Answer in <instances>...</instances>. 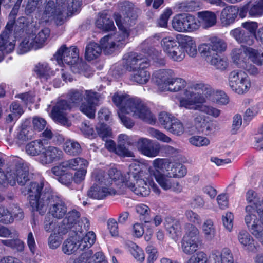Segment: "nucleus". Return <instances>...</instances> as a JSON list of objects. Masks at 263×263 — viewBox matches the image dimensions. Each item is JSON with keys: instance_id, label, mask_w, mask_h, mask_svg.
Returning <instances> with one entry per match:
<instances>
[{"instance_id": "f257e3e1", "label": "nucleus", "mask_w": 263, "mask_h": 263, "mask_svg": "<svg viewBox=\"0 0 263 263\" xmlns=\"http://www.w3.org/2000/svg\"><path fill=\"white\" fill-rule=\"evenodd\" d=\"M32 17L11 18L7 23L5 30L0 34V49L6 53L11 52L14 49L15 40L25 29V35L20 43L17 52L23 54L31 49L41 48L49 37L50 30L44 28L37 30L32 23L27 24Z\"/></svg>"}, {"instance_id": "f03ea898", "label": "nucleus", "mask_w": 263, "mask_h": 263, "mask_svg": "<svg viewBox=\"0 0 263 263\" xmlns=\"http://www.w3.org/2000/svg\"><path fill=\"white\" fill-rule=\"evenodd\" d=\"M213 92L212 88L202 82L189 85L180 94L179 105L187 109L198 110L213 118H217L221 111L212 106L205 104L206 99Z\"/></svg>"}, {"instance_id": "7ed1b4c3", "label": "nucleus", "mask_w": 263, "mask_h": 263, "mask_svg": "<svg viewBox=\"0 0 263 263\" xmlns=\"http://www.w3.org/2000/svg\"><path fill=\"white\" fill-rule=\"evenodd\" d=\"M112 100L119 109L118 112L119 117L122 123L127 128H132L134 123L123 114H130L133 117L140 118L150 123L155 122V117L140 99L131 98L127 95L115 93Z\"/></svg>"}, {"instance_id": "20e7f679", "label": "nucleus", "mask_w": 263, "mask_h": 263, "mask_svg": "<svg viewBox=\"0 0 263 263\" xmlns=\"http://www.w3.org/2000/svg\"><path fill=\"white\" fill-rule=\"evenodd\" d=\"M115 21L119 29L122 31V34L107 35L101 39L102 49L106 54H110L117 47L124 44L129 35V28L134 23L131 17H116Z\"/></svg>"}, {"instance_id": "39448f33", "label": "nucleus", "mask_w": 263, "mask_h": 263, "mask_svg": "<svg viewBox=\"0 0 263 263\" xmlns=\"http://www.w3.org/2000/svg\"><path fill=\"white\" fill-rule=\"evenodd\" d=\"M153 79L159 89L163 91L178 92L184 88L186 82L182 78L176 77L171 69H160L153 74Z\"/></svg>"}, {"instance_id": "423d86ee", "label": "nucleus", "mask_w": 263, "mask_h": 263, "mask_svg": "<svg viewBox=\"0 0 263 263\" xmlns=\"http://www.w3.org/2000/svg\"><path fill=\"white\" fill-rule=\"evenodd\" d=\"M93 183L87 191V196L92 199L101 200L109 195L118 193L117 190L110 186V182L105 176V172L101 170L93 173Z\"/></svg>"}, {"instance_id": "0eeeda50", "label": "nucleus", "mask_w": 263, "mask_h": 263, "mask_svg": "<svg viewBox=\"0 0 263 263\" xmlns=\"http://www.w3.org/2000/svg\"><path fill=\"white\" fill-rule=\"evenodd\" d=\"M41 199L46 200L42 205L35 201H32L31 203L33 207L36 209V211L39 212L40 214H44L48 206H49V214L55 218L61 219L66 214L67 209L65 203L52 193L44 194Z\"/></svg>"}, {"instance_id": "6e6552de", "label": "nucleus", "mask_w": 263, "mask_h": 263, "mask_svg": "<svg viewBox=\"0 0 263 263\" xmlns=\"http://www.w3.org/2000/svg\"><path fill=\"white\" fill-rule=\"evenodd\" d=\"M65 216L58 227L59 234H65L70 230L76 232L81 230V220L85 222V229H89V220L86 218H81V214L78 211L75 209L70 210L66 213Z\"/></svg>"}, {"instance_id": "1a4fd4ad", "label": "nucleus", "mask_w": 263, "mask_h": 263, "mask_svg": "<svg viewBox=\"0 0 263 263\" xmlns=\"http://www.w3.org/2000/svg\"><path fill=\"white\" fill-rule=\"evenodd\" d=\"M228 84L232 90L238 95L247 93L252 85L250 77L241 70H234L229 73Z\"/></svg>"}, {"instance_id": "9d476101", "label": "nucleus", "mask_w": 263, "mask_h": 263, "mask_svg": "<svg viewBox=\"0 0 263 263\" xmlns=\"http://www.w3.org/2000/svg\"><path fill=\"white\" fill-rule=\"evenodd\" d=\"M124 185L138 196H148L150 193V187L155 194L159 195L160 193V190L150 176H147L146 178H138L135 181L126 180Z\"/></svg>"}, {"instance_id": "9b49d317", "label": "nucleus", "mask_w": 263, "mask_h": 263, "mask_svg": "<svg viewBox=\"0 0 263 263\" xmlns=\"http://www.w3.org/2000/svg\"><path fill=\"white\" fill-rule=\"evenodd\" d=\"M160 43L163 52L172 60L180 62L184 58L185 52L174 37L167 36L163 37Z\"/></svg>"}, {"instance_id": "f8f14e48", "label": "nucleus", "mask_w": 263, "mask_h": 263, "mask_svg": "<svg viewBox=\"0 0 263 263\" xmlns=\"http://www.w3.org/2000/svg\"><path fill=\"white\" fill-rule=\"evenodd\" d=\"M254 209L251 206L245 208L244 220L250 232L261 243L263 246V218L256 219L253 214Z\"/></svg>"}, {"instance_id": "ddd939ff", "label": "nucleus", "mask_w": 263, "mask_h": 263, "mask_svg": "<svg viewBox=\"0 0 263 263\" xmlns=\"http://www.w3.org/2000/svg\"><path fill=\"white\" fill-rule=\"evenodd\" d=\"M256 50L246 46H241L240 48H235L232 50L231 57L234 63L238 67H245L249 59L254 63H261L256 58Z\"/></svg>"}, {"instance_id": "4468645a", "label": "nucleus", "mask_w": 263, "mask_h": 263, "mask_svg": "<svg viewBox=\"0 0 263 263\" xmlns=\"http://www.w3.org/2000/svg\"><path fill=\"white\" fill-rule=\"evenodd\" d=\"M54 57L60 66L64 64L75 65L79 61V50L76 47L71 46L68 48L63 45L58 50Z\"/></svg>"}, {"instance_id": "2eb2a0df", "label": "nucleus", "mask_w": 263, "mask_h": 263, "mask_svg": "<svg viewBox=\"0 0 263 263\" xmlns=\"http://www.w3.org/2000/svg\"><path fill=\"white\" fill-rule=\"evenodd\" d=\"M209 41V43L201 44L199 47V50L204 57L209 58V56L221 53L227 48V43L222 39L212 36Z\"/></svg>"}, {"instance_id": "dca6fc26", "label": "nucleus", "mask_w": 263, "mask_h": 263, "mask_svg": "<svg viewBox=\"0 0 263 263\" xmlns=\"http://www.w3.org/2000/svg\"><path fill=\"white\" fill-rule=\"evenodd\" d=\"M136 147L141 155L151 158L158 156L161 150L159 143H154L151 139L144 137L139 138L136 141Z\"/></svg>"}, {"instance_id": "f3484780", "label": "nucleus", "mask_w": 263, "mask_h": 263, "mask_svg": "<svg viewBox=\"0 0 263 263\" xmlns=\"http://www.w3.org/2000/svg\"><path fill=\"white\" fill-rule=\"evenodd\" d=\"M123 66L129 71L133 72L140 67H148L149 66V60L142 58L135 52L126 54L123 58Z\"/></svg>"}, {"instance_id": "a211bd4d", "label": "nucleus", "mask_w": 263, "mask_h": 263, "mask_svg": "<svg viewBox=\"0 0 263 263\" xmlns=\"http://www.w3.org/2000/svg\"><path fill=\"white\" fill-rule=\"evenodd\" d=\"M70 108L71 105L68 104L66 101H59L53 107L50 114V117L55 121L66 125L68 123L66 115Z\"/></svg>"}, {"instance_id": "6ab92c4d", "label": "nucleus", "mask_w": 263, "mask_h": 263, "mask_svg": "<svg viewBox=\"0 0 263 263\" xmlns=\"http://www.w3.org/2000/svg\"><path fill=\"white\" fill-rule=\"evenodd\" d=\"M43 185L44 184L42 182H31L27 187L28 194L29 195L30 206L32 210L33 211H36V209L33 207L31 203L32 201H36L37 203H39L40 202V204L42 205V204L46 201V200H43L41 199L43 195L46 193H52L51 191L49 190L46 191V189H45L42 193H41V191L43 189Z\"/></svg>"}, {"instance_id": "aec40b11", "label": "nucleus", "mask_w": 263, "mask_h": 263, "mask_svg": "<svg viewBox=\"0 0 263 263\" xmlns=\"http://www.w3.org/2000/svg\"><path fill=\"white\" fill-rule=\"evenodd\" d=\"M29 168L26 164H18L9 175V183L11 185L15 184L16 182L21 185H24L29 180Z\"/></svg>"}, {"instance_id": "412c9836", "label": "nucleus", "mask_w": 263, "mask_h": 263, "mask_svg": "<svg viewBox=\"0 0 263 263\" xmlns=\"http://www.w3.org/2000/svg\"><path fill=\"white\" fill-rule=\"evenodd\" d=\"M171 160L168 158H156L152 162V167H149L147 171L149 176L154 177L165 175L163 173L166 172L168 175L171 167Z\"/></svg>"}, {"instance_id": "4be33fe9", "label": "nucleus", "mask_w": 263, "mask_h": 263, "mask_svg": "<svg viewBox=\"0 0 263 263\" xmlns=\"http://www.w3.org/2000/svg\"><path fill=\"white\" fill-rule=\"evenodd\" d=\"M63 155L62 151L57 147H45V149L39 158V162L43 165L50 164L60 160L63 158Z\"/></svg>"}, {"instance_id": "5701e85b", "label": "nucleus", "mask_w": 263, "mask_h": 263, "mask_svg": "<svg viewBox=\"0 0 263 263\" xmlns=\"http://www.w3.org/2000/svg\"><path fill=\"white\" fill-rule=\"evenodd\" d=\"M56 5L65 16L77 15L80 11L81 0H56Z\"/></svg>"}, {"instance_id": "b1692460", "label": "nucleus", "mask_w": 263, "mask_h": 263, "mask_svg": "<svg viewBox=\"0 0 263 263\" xmlns=\"http://www.w3.org/2000/svg\"><path fill=\"white\" fill-rule=\"evenodd\" d=\"M146 171L147 168L143 164L139 162H134L129 165V171L127 175L125 176V179H123V182L125 183L126 180L135 181L138 178H146L149 176Z\"/></svg>"}, {"instance_id": "393cba45", "label": "nucleus", "mask_w": 263, "mask_h": 263, "mask_svg": "<svg viewBox=\"0 0 263 263\" xmlns=\"http://www.w3.org/2000/svg\"><path fill=\"white\" fill-rule=\"evenodd\" d=\"M195 17H174L172 27L178 32L192 31L197 29V24L194 22Z\"/></svg>"}, {"instance_id": "a878e982", "label": "nucleus", "mask_w": 263, "mask_h": 263, "mask_svg": "<svg viewBox=\"0 0 263 263\" xmlns=\"http://www.w3.org/2000/svg\"><path fill=\"white\" fill-rule=\"evenodd\" d=\"M237 239L242 249L247 252L255 253L257 250V247L254 239L245 230L239 231L237 234Z\"/></svg>"}, {"instance_id": "bb28decb", "label": "nucleus", "mask_w": 263, "mask_h": 263, "mask_svg": "<svg viewBox=\"0 0 263 263\" xmlns=\"http://www.w3.org/2000/svg\"><path fill=\"white\" fill-rule=\"evenodd\" d=\"M246 200L248 203H253L254 206H251L254 209L253 214L255 211L257 213L256 219L263 218V198H260L255 192L250 190L246 193Z\"/></svg>"}, {"instance_id": "cd10ccee", "label": "nucleus", "mask_w": 263, "mask_h": 263, "mask_svg": "<svg viewBox=\"0 0 263 263\" xmlns=\"http://www.w3.org/2000/svg\"><path fill=\"white\" fill-rule=\"evenodd\" d=\"M74 233L78 246L81 250L90 248L96 241V235L92 231L85 234V232L81 229Z\"/></svg>"}, {"instance_id": "c85d7f7f", "label": "nucleus", "mask_w": 263, "mask_h": 263, "mask_svg": "<svg viewBox=\"0 0 263 263\" xmlns=\"http://www.w3.org/2000/svg\"><path fill=\"white\" fill-rule=\"evenodd\" d=\"M74 233L78 246L81 250L90 248L96 241V235L92 231L85 234V232L81 229Z\"/></svg>"}, {"instance_id": "c756f323", "label": "nucleus", "mask_w": 263, "mask_h": 263, "mask_svg": "<svg viewBox=\"0 0 263 263\" xmlns=\"http://www.w3.org/2000/svg\"><path fill=\"white\" fill-rule=\"evenodd\" d=\"M74 233L78 246L81 250L90 248L96 241V235L92 231L85 234V232L81 229Z\"/></svg>"}, {"instance_id": "7c9ffc66", "label": "nucleus", "mask_w": 263, "mask_h": 263, "mask_svg": "<svg viewBox=\"0 0 263 263\" xmlns=\"http://www.w3.org/2000/svg\"><path fill=\"white\" fill-rule=\"evenodd\" d=\"M169 175H163L154 177L160 186L164 190H171L176 192H180L182 187L179 183Z\"/></svg>"}, {"instance_id": "2f4dec72", "label": "nucleus", "mask_w": 263, "mask_h": 263, "mask_svg": "<svg viewBox=\"0 0 263 263\" xmlns=\"http://www.w3.org/2000/svg\"><path fill=\"white\" fill-rule=\"evenodd\" d=\"M176 39L182 45L184 51L191 57H194L197 54L196 45L194 40L191 36L183 34H178Z\"/></svg>"}, {"instance_id": "473e14b6", "label": "nucleus", "mask_w": 263, "mask_h": 263, "mask_svg": "<svg viewBox=\"0 0 263 263\" xmlns=\"http://www.w3.org/2000/svg\"><path fill=\"white\" fill-rule=\"evenodd\" d=\"M164 225L170 236L173 239H177L181 235V226L177 219L167 217L164 222Z\"/></svg>"}, {"instance_id": "72a5a7b5", "label": "nucleus", "mask_w": 263, "mask_h": 263, "mask_svg": "<svg viewBox=\"0 0 263 263\" xmlns=\"http://www.w3.org/2000/svg\"><path fill=\"white\" fill-rule=\"evenodd\" d=\"M230 34L239 43L250 46L254 43V35L243 29H234L230 31Z\"/></svg>"}, {"instance_id": "f704fd0d", "label": "nucleus", "mask_w": 263, "mask_h": 263, "mask_svg": "<svg viewBox=\"0 0 263 263\" xmlns=\"http://www.w3.org/2000/svg\"><path fill=\"white\" fill-rule=\"evenodd\" d=\"M46 144L45 140L36 139L27 143L25 146L26 153L30 156H35L41 155L45 149Z\"/></svg>"}, {"instance_id": "c9c22d12", "label": "nucleus", "mask_w": 263, "mask_h": 263, "mask_svg": "<svg viewBox=\"0 0 263 263\" xmlns=\"http://www.w3.org/2000/svg\"><path fill=\"white\" fill-rule=\"evenodd\" d=\"M243 103L246 106H248L246 109L244 118L245 119H251L256 116L262 109V105L261 103L254 101L251 99H246Z\"/></svg>"}, {"instance_id": "e433bc0d", "label": "nucleus", "mask_w": 263, "mask_h": 263, "mask_svg": "<svg viewBox=\"0 0 263 263\" xmlns=\"http://www.w3.org/2000/svg\"><path fill=\"white\" fill-rule=\"evenodd\" d=\"M212 263H234V258L231 250L227 248L213 254L211 258Z\"/></svg>"}, {"instance_id": "4c0bfd02", "label": "nucleus", "mask_w": 263, "mask_h": 263, "mask_svg": "<svg viewBox=\"0 0 263 263\" xmlns=\"http://www.w3.org/2000/svg\"><path fill=\"white\" fill-rule=\"evenodd\" d=\"M41 11L38 12V14L48 16H59L60 15L65 16L60 8L52 0L48 1L44 7H41Z\"/></svg>"}, {"instance_id": "58836bf2", "label": "nucleus", "mask_w": 263, "mask_h": 263, "mask_svg": "<svg viewBox=\"0 0 263 263\" xmlns=\"http://www.w3.org/2000/svg\"><path fill=\"white\" fill-rule=\"evenodd\" d=\"M146 68L141 67L133 71L130 74V80L139 84L146 83L150 79V73L146 70Z\"/></svg>"}, {"instance_id": "ea45409f", "label": "nucleus", "mask_w": 263, "mask_h": 263, "mask_svg": "<svg viewBox=\"0 0 263 263\" xmlns=\"http://www.w3.org/2000/svg\"><path fill=\"white\" fill-rule=\"evenodd\" d=\"M83 263H107V261L102 252H97L92 255L91 250L84 252L81 254Z\"/></svg>"}, {"instance_id": "a19ab883", "label": "nucleus", "mask_w": 263, "mask_h": 263, "mask_svg": "<svg viewBox=\"0 0 263 263\" xmlns=\"http://www.w3.org/2000/svg\"><path fill=\"white\" fill-rule=\"evenodd\" d=\"M102 48L95 42H91L87 45L85 49V57L87 60L91 61L99 57Z\"/></svg>"}, {"instance_id": "79ce46f5", "label": "nucleus", "mask_w": 263, "mask_h": 263, "mask_svg": "<svg viewBox=\"0 0 263 263\" xmlns=\"http://www.w3.org/2000/svg\"><path fill=\"white\" fill-rule=\"evenodd\" d=\"M202 232L204 238L210 241L212 240L216 235V229L214 222L211 219L205 220L202 225Z\"/></svg>"}, {"instance_id": "37998d69", "label": "nucleus", "mask_w": 263, "mask_h": 263, "mask_svg": "<svg viewBox=\"0 0 263 263\" xmlns=\"http://www.w3.org/2000/svg\"><path fill=\"white\" fill-rule=\"evenodd\" d=\"M34 70L41 79L45 80H48L51 76L53 75V71L46 62L39 63L35 66Z\"/></svg>"}, {"instance_id": "c03bdc74", "label": "nucleus", "mask_w": 263, "mask_h": 263, "mask_svg": "<svg viewBox=\"0 0 263 263\" xmlns=\"http://www.w3.org/2000/svg\"><path fill=\"white\" fill-rule=\"evenodd\" d=\"M217 252V250L213 251L208 257L206 254L201 251L197 252L192 255L186 262V263H212L211 258L213 254Z\"/></svg>"}, {"instance_id": "a18cd8bd", "label": "nucleus", "mask_w": 263, "mask_h": 263, "mask_svg": "<svg viewBox=\"0 0 263 263\" xmlns=\"http://www.w3.org/2000/svg\"><path fill=\"white\" fill-rule=\"evenodd\" d=\"M205 60L211 65L214 66L217 69L223 70L228 67L229 63L227 58L220 57L217 54L209 56V58L204 57Z\"/></svg>"}, {"instance_id": "49530a36", "label": "nucleus", "mask_w": 263, "mask_h": 263, "mask_svg": "<svg viewBox=\"0 0 263 263\" xmlns=\"http://www.w3.org/2000/svg\"><path fill=\"white\" fill-rule=\"evenodd\" d=\"M63 149L69 155L76 156L82 152L80 144L73 140H67L63 145Z\"/></svg>"}, {"instance_id": "de8ad7c7", "label": "nucleus", "mask_w": 263, "mask_h": 263, "mask_svg": "<svg viewBox=\"0 0 263 263\" xmlns=\"http://www.w3.org/2000/svg\"><path fill=\"white\" fill-rule=\"evenodd\" d=\"M96 26L104 32L114 31L116 29L113 20L109 17H98L96 21Z\"/></svg>"}, {"instance_id": "09e8293b", "label": "nucleus", "mask_w": 263, "mask_h": 263, "mask_svg": "<svg viewBox=\"0 0 263 263\" xmlns=\"http://www.w3.org/2000/svg\"><path fill=\"white\" fill-rule=\"evenodd\" d=\"M187 173L185 166L180 163L172 162L169 170L168 175L173 177L181 178L184 177Z\"/></svg>"}, {"instance_id": "8fccbe9b", "label": "nucleus", "mask_w": 263, "mask_h": 263, "mask_svg": "<svg viewBox=\"0 0 263 263\" xmlns=\"http://www.w3.org/2000/svg\"><path fill=\"white\" fill-rule=\"evenodd\" d=\"M64 253L70 255L79 249L75 235L64 241L62 247Z\"/></svg>"}, {"instance_id": "3c124183", "label": "nucleus", "mask_w": 263, "mask_h": 263, "mask_svg": "<svg viewBox=\"0 0 263 263\" xmlns=\"http://www.w3.org/2000/svg\"><path fill=\"white\" fill-rule=\"evenodd\" d=\"M13 239L2 240V244L16 250L17 252H22L24 250V242L18 239V237H13Z\"/></svg>"}, {"instance_id": "603ef678", "label": "nucleus", "mask_w": 263, "mask_h": 263, "mask_svg": "<svg viewBox=\"0 0 263 263\" xmlns=\"http://www.w3.org/2000/svg\"><path fill=\"white\" fill-rule=\"evenodd\" d=\"M182 239L199 242V231L194 225L189 224Z\"/></svg>"}, {"instance_id": "864d4df0", "label": "nucleus", "mask_w": 263, "mask_h": 263, "mask_svg": "<svg viewBox=\"0 0 263 263\" xmlns=\"http://www.w3.org/2000/svg\"><path fill=\"white\" fill-rule=\"evenodd\" d=\"M199 248V242L182 239L181 249L187 255L194 254Z\"/></svg>"}, {"instance_id": "5fc2aeb1", "label": "nucleus", "mask_w": 263, "mask_h": 263, "mask_svg": "<svg viewBox=\"0 0 263 263\" xmlns=\"http://www.w3.org/2000/svg\"><path fill=\"white\" fill-rule=\"evenodd\" d=\"M64 164L66 165L67 169L76 170L78 167L79 169L85 168L88 165V162L86 160L78 157L64 161Z\"/></svg>"}, {"instance_id": "6e6d98bb", "label": "nucleus", "mask_w": 263, "mask_h": 263, "mask_svg": "<svg viewBox=\"0 0 263 263\" xmlns=\"http://www.w3.org/2000/svg\"><path fill=\"white\" fill-rule=\"evenodd\" d=\"M43 0H28L26 5L25 11L26 14L29 15L33 13L37 14L41 11V5Z\"/></svg>"}, {"instance_id": "4d7b16f0", "label": "nucleus", "mask_w": 263, "mask_h": 263, "mask_svg": "<svg viewBox=\"0 0 263 263\" xmlns=\"http://www.w3.org/2000/svg\"><path fill=\"white\" fill-rule=\"evenodd\" d=\"M194 22L196 23L197 29L200 27L203 28L211 27L217 23L216 17H195Z\"/></svg>"}, {"instance_id": "13d9d810", "label": "nucleus", "mask_w": 263, "mask_h": 263, "mask_svg": "<svg viewBox=\"0 0 263 263\" xmlns=\"http://www.w3.org/2000/svg\"><path fill=\"white\" fill-rule=\"evenodd\" d=\"M13 221L12 212L7 208L0 205V222L8 224L12 223Z\"/></svg>"}, {"instance_id": "bf43d9fd", "label": "nucleus", "mask_w": 263, "mask_h": 263, "mask_svg": "<svg viewBox=\"0 0 263 263\" xmlns=\"http://www.w3.org/2000/svg\"><path fill=\"white\" fill-rule=\"evenodd\" d=\"M33 135L32 129L25 124H23L19 129L17 136L20 140L26 141L31 139Z\"/></svg>"}, {"instance_id": "052dcab7", "label": "nucleus", "mask_w": 263, "mask_h": 263, "mask_svg": "<svg viewBox=\"0 0 263 263\" xmlns=\"http://www.w3.org/2000/svg\"><path fill=\"white\" fill-rule=\"evenodd\" d=\"M148 133L152 137L160 141L167 143L172 142V140L170 137L158 129L154 128H149L148 129Z\"/></svg>"}, {"instance_id": "680f3d73", "label": "nucleus", "mask_w": 263, "mask_h": 263, "mask_svg": "<svg viewBox=\"0 0 263 263\" xmlns=\"http://www.w3.org/2000/svg\"><path fill=\"white\" fill-rule=\"evenodd\" d=\"M96 105L87 102H82L80 105V110L89 118L95 116Z\"/></svg>"}, {"instance_id": "e2e57ef3", "label": "nucleus", "mask_w": 263, "mask_h": 263, "mask_svg": "<svg viewBox=\"0 0 263 263\" xmlns=\"http://www.w3.org/2000/svg\"><path fill=\"white\" fill-rule=\"evenodd\" d=\"M105 176L108 178V180L110 182V186L112 185L113 182L121 180V182L124 184L123 182L125 177H123L121 172L116 168H111L108 171V174L105 173Z\"/></svg>"}, {"instance_id": "0e129e2a", "label": "nucleus", "mask_w": 263, "mask_h": 263, "mask_svg": "<svg viewBox=\"0 0 263 263\" xmlns=\"http://www.w3.org/2000/svg\"><path fill=\"white\" fill-rule=\"evenodd\" d=\"M167 131L175 135H181L184 131L183 124L177 119L173 120V122L167 129Z\"/></svg>"}, {"instance_id": "69168bd1", "label": "nucleus", "mask_w": 263, "mask_h": 263, "mask_svg": "<svg viewBox=\"0 0 263 263\" xmlns=\"http://www.w3.org/2000/svg\"><path fill=\"white\" fill-rule=\"evenodd\" d=\"M84 91L82 90H71L69 92V101L73 105H79L83 100Z\"/></svg>"}, {"instance_id": "338daca9", "label": "nucleus", "mask_w": 263, "mask_h": 263, "mask_svg": "<svg viewBox=\"0 0 263 263\" xmlns=\"http://www.w3.org/2000/svg\"><path fill=\"white\" fill-rule=\"evenodd\" d=\"M189 142L191 144L197 147L206 146L210 143L208 138L201 136L191 137L189 139Z\"/></svg>"}, {"instance_id": "774afa93", "label": "nucleus", "mask_w": 263, "mask_h": 263, "mask_svg": "<svg viewBox=\"0 0 263 263\" xmlns=\"http://www.w3.org/2000/svg\"><path fill=\"white\" fill-rule=\"evenodd\" d=\"M175 118L166 112H161L159 115V121L165 129H167Z\"/></svg>"}]
</instances>
